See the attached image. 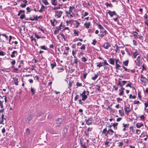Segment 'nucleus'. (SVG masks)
I'll return each mask as SVG.
<instances>
[{"label": "nucleus", "instance_id": "1", "mask_svg": "<svg viewBox=\"0 0 148 148\" xmlns=\"http://www.w3.org/2000/svg\"><path fill=\"white\" fill-rule=\"evenodd\" d=\"M89 92L88 91L84 90L82 94H80V96L82 97V100L85 101L87 98V96L89 95Z\"/></svg>", "mask_w": 148, "mask_h": 148}, {"label": "nucleus", "instance_id": "2", "mask_svg": "<svg viewBox=\"0 0 148 148\" xmlns=\"http://www.w3.org/2000/svg\"><path fill=\"white\" fill-rule=\"evenodd\" d=\"M135 62L136 63V64L138 65V66H141L143 61L141 60V58L140 56H138L137 58V60L135 61Z\"/></svg>", "mask_w": 148, "mask_h": 148}, {"label": "nucleus", "instance_id": "3", "mask_svg": "<svg viewBox=\"0 0 148 148\" xmlns=\"http://www.w3.org/2000/svg\"><path fill=\"white\" fill-rule=\"evenodd\" d=\"M132 108H130V106L128 105V106H125L124 107V110H125V113L127 115H128L129 113L130 112L132 109Z\"/></svg>", "mask_w": 148, "mask_h": 148}, {"label": "nucleus", "instance_id": "4", "mask_svg": "<svg viewBox=\"0 0 148 148\" xmlns=\"http://www.w3.org/2000/svg\"><path fill=\"white\" fill-rule=\"evenodd\" d=\"M140 81L144 84L148 83V79L145 78L142 75L140 76Z\"/></svg>", "mask_w": 148, "mask_h": 148}, {"label": "nucleus", "instance_id": "5", "mask_svg": "<svg viewBox=\"0 0 148 148\" xmlns=\"http://www.w3.org/2000/svg\"><path fill=\"white\" fill-rule=\"evenodd\" d=\"M63 13V12L61 11L56 10L55 11V17H57L58 18H60Z\"/></svg>", "mask_w": 148, "mask_h": 148}, {"label": "nucleus", "instance_id": "6", "mask_svg": "<svg viewBox=\"0 0 148 148\" xmlns=\"http://www.w3.org/2000/svg\"><path fill=\"white\" fill-rule=\"evenodd\" d=\"M62 122V119L61 118H58V119L56 123V126L57 127H59L61 125Z\"/></svg>", "mask_w": 148, "mask_h": 148}, {"label": "nucleus", "instance_id": "7", "mask_svg": "<svg viewBox=\"0 0 148 148\" xmlns=\"http://www.w3.org/2000/svg\"><path fill=\"white\" fill-rule=\"evenodd\" d=\"M33 117V116L32 115H29L27 117V122L28 124H29Z\"/></svg>", "mask_w": 148, "mask_h": 148}, {"label": "nucleus", "instance_id": "8", "mask_svg": "<svg viewBox=\"0 0 148 148\" xmlns=\"http://www.w3.org/2000/svg\"><path fill=\"white\" fill-rule=\"evenodd\" d=\"M110 45L108 42H106L102 46V47H103L106 49H108V48L110 46Z\"/></svg>", "mask_w": 148, "mask_h": 148}, {"label": "nucleus", "instance_id": "9", "mask_svg": "<svg viewBox=\"0 0 148 148\" xmlns=\"http://www.w3.org/2000/svg\"><path fill=\"white\" fill-rule=\"evenodd\" d=\"M92 121V118H89L88 119H85V121H86V124L88 125L91 124Z\"/></svg>", "mask_w": 148, "mask_h": 148}, {"label": "nucleus", "instance_id": "10", "mask_svg": "<svg viewBox=\"0 0 148 148\" xmlns=\"http://www.w3.org/2000/svg\"><path fill=\"white\" fill-rule=\"evenodd\" d=\"M13 79L14 80V83L16 85H18V78L17 77H14L13 78Z\"/></svg>", "mask_w": 148, "mask_h": 148}, {"label": "nucleus", "instance_id": "11", "mask_svg": "<svg viewBox=\"0 0 148 148\" xmlns=\"http://www.w3.org/2000/svg\"><path fill=\"white\" fill-rule=\"evenodd\" d=\"M143 126V123H138L136 124V127L138 128H140L141 127Z\"/></svg>", "mask_w": 148, "mask_h": 148}, {"label": "nucleus", "instance_id": "12", "mask_svg": "<svg viewBox=\"0 0 148 148\" xmlns=\"http://www.w3.org/2000/svg\"><path fill=\"white\" fill-rule=\"evenodd\" d=\"M115 59L114 58H110L109 60V63L111 64L114 65V64Z\"/></svg>", "mask_w": 148, "mask_h": 148}, {"label": "nucleus", "instance_id": "13", "mask_svg": "<svg viewBox=\"0 0 148 148\" xmlns=\"http://www.w3.org/2000/svg\"><path fill=\"white\" fill-rule=\"evenodd\" d=\"M108 13L111 17H112L114 15L116 14V13L115 11L112 12L110 10L108 12Z\"/></svg>", "mask_w": 148, "mask_h": 148}, {"label": "nucleus", "instance_id": "14", "mask_svg": "<svg viewBox=\"0 0 148 148\" xmlns=\"http://www.w3.org/2000/svg\"><path fill=\"white\" fill-rule=\"evenodd\" d=\"M133 58H136V56L139 54V52L137 51H136L134 52H133Z\"/></svg>", "mask_w": 148, "mask_h": 148}, {"label": "nucleus", "instance_id": "15", "mask_svg": "<svg viewBox=\"0 0 148 148\" xmlns=\"http://www.w3.org/2000/svg\"><path fill=\"white\" fill-rule=\"evenodd\" d=\"M74 21L75 22V23L74 24L75 26V27L76 28H78L79 25V23L76 20H75Z\"/></svg>", "mask_w": 148, "mask_h": 148}, {"label": "nucleus", "instance_id": "16", "mask_svg": "<svg viewBox=\"0 0 148 148\" xmlns=\"http://www.w3.org/2000/svg\"><path fill=\"white\" fill-rule=\"evenodd\" d=\"M114 47L116 48L115 49V51L116 53H117L118 51H119V47L117 44H115L114 46Z\"/></svg>", "mask_w": 148, "mask_h": 148}, {"label": "nucleus", "instance_id": "17", "mask_svg": "<svg viewBox=\"0 0 148 148\" xmlns=\"http://www.w3.org/2000/svg\"><path fill=\"white\" fill-rule=\"evenodd\" d=\"M51 3L52 5L56 6L57 4V1L56 0H51Z\"/></svg>", "mask_w": 148, "mask_h": 148}, {"label": "nucleus", "instance_id": "18", "mask_svg": "<svg viewBox=\"0 0 148 148\" xmlns=\"http://www.w3.org/2000/svg\"><path fill=\"white\" fill-rule=\"evenodd\" d=\"M45 9V7L43 5H42L40 9L38 10V12H42L44 11Z\"/></svg>", "mask_w": 148, "mask_h": 148}, {"label": "nucleus", "instance_id": "19", "mask_svg": "<svg viewBox=\"0 0 148 148\" xmlns=\"http://www.w3.org/2000/svg\"><path fill=\"white\" fill-rule=\"evenodd\" d=\"M75 8V7L74 6H70L69 7V13H72L73 12L72 10H73Z\"/></svg>", "mask_w": 148, "mask_h": 148}, {"label": "nucleus", "instance_id": "20", "mask_svg": "<svg viewBox=\"0 0 148 148\" xmlns=\"http://www.w3.org/2000/svg\"><path fill=\"white\" fill-rule=\"evenodd\" d=\"M84 25L86 28H88L89 27L90 25V22H86L84 24Z\"/></svg>", "mask_w": 148, "mask_h": 148}, {"label": "nucleus", "instance_id": "21", "mask_svg": "<svg viewBox=\"0 0 148 148\" xmlns=\"http://www.w3.org/2000/svg\"><path fill=\"white\" fill-rule=\"evenodd\" d=\"M102 134H104L106 136H107L108 134V131H107L106 129H103Z\"/></svg>", "mask_w": 148, "mask_h": 148}, {"label": "nucleus", "instance_id": "22", "mask_svg": "<svg viewBox=\"0 0 148 148\" xmlns=\"http://www.w3.org/2000/svg\"><path fill=\"white\" fill-rule=\"evenodd\" d=\"M56 66V62H53V63H51V68L53 69L54 67H55Z\"/></svg>", "mask_w": 148, "mask_h": 148}, {"label": "nucleus", "instance_id": "23", "mask_svg": "<svg viewBox=\"0 0 148 148\" xmlns=\"http://www.w3.org/2000/svg\"><path fill=\"white\" fill-rule=\"evenodd\" d=\"M25 10H20L18 12V14H17V15L18 16H19L21 14H24L25 13Z\"/></svg>", "mask_w": 148, "mask_h": 148}, {"label": "nucleus", "instance_id": "24", "mask_svg": "<svg viewBox=\"0 0 148 148\" xmlns=\"http://www.w3.org/2000/svg\"><path fill=\"white\" fill-rule=\"evenodd\" d=\"M17 53L16 51H13L12 53V54L11 55V57L12 58H13V57H14L15 56H14V54L15 53Z\"/></svg>", "mask_w": 148, "mask_h": 148}, {"label": "nucleus", "instance_id": "25", "mask_svg": "<svg viewBox=\"0 0 148 148\" xmlns=\"http://www.w3.org/2000/svg\"><path fill=\"white\" fill-rule=\"evenodd\" d=\"M107 33V32L104 29V28L102 27V37L104 35V34H104V35H106Z\"/></svg>", "mask_w": 148, "mask_h": 148}, {"label": "nucleus", "instance_id": "26", "mask_svg": "<svg viewBox=\"0 0 148 148\" xmlns=\"http://www.w3.org/2000/svg\"><path fill=\"white\" fill-rule=\"evenodd\" d=\"M115 65L116 66V69L117 70H119V68L121 67V66L119 64L116 63Z\"/></svg>", "mask_w": 148, "mask_h": 148}, {"label": "nucleus", "instance_id": "27", "mask_svg": "<svg viewBox=\"0 0 148 148\" xmlns=\"http://www.w3.org/2000/svg\"><path fill=\"white\" fill-rule=\"evenodd\" d=\"M42 2L45 5H48L49 4L47 0H43L42 1Z\"/></svg>", "mask_w": 148, "mask_h": 148}, {"label": "nucleus", "instance_id": "28", "mask_svg": "<svg viewBox=\"0 0 148 148\" xmlns=\"http://www.w3.org/2000/svg\"><path fill=\"white\" fill-rule=\"evenodd\" d=\"M114 132L112 129H110L108 130V134L112 135Z\"/></svg>", "mask_w": 148, "mask_h": 148}, {"label": "nucleus", "instance_id": "29", "mask_svg": "<svg viewBox=\"0 0 148 148\" xmlns=\"http://www.w3.org/2000/svg\"><path fill=\"white\" fill-rule=\"evenodd\" d=\"M98 77L97 74L95 75L94 77H93L91 78V79L93 80H96Z\"/></svg>", "mask_w": 148, "mask_h": 148}, {"label": "nucleus", "instance_id": "30", "mask_svg": "<svg viewBox=\"0 0 148 148\" xmlns=\"http://www.w3.org/2000/svg\"><path fill=\"white\" fill-rule=\"evenodd\" d=\"M31 92L32 94V95H34L35 92L34 89L32 87L31 88Z\"/></svg>", "mask_w": 148, "mask_h": 148}, {"label": "nucleus", "instance_id": "31", "mask_svg": "<svg viewBox=\"0 0 148 148\" xmlns=\"http://www.w3.org/2000/svg\"><path fill=\"white\" fill-rule=\"evenodd\" d=\"M77 51L75 50H74L72 51V54L74 56V58H75V55L76 54Z\"/></svg>", "mask_w": 148, "mask_h": 148}, {"label": "nucleus", "instance_id": "32", "mask_svg": "<svg viewBox=\"0 0 148 148\" xmlns=\"http://www.w3.org/2000/svg\"><path fill=\"white\" fill-rule=\"evenodd\" d=\"M26 10L27 12V13L29 12H30L33 9L30 8L29 7H28L27 8Z\"/></svg>", "mask_w": 148, "mask_h": 148}, {"label": "nucleus", "instance_id": "33", "mask_svg": "<svg viewBox=\"0 0 148 148\" xmlns=\"http://www.w3.org/2000/svg\"><path fill=\"white\" fill-rule=\"evenodd\" d=\"M40 48L41 49H43L45 50H46L47 49V47L44 45L40 46Z\"/></svg>", "mask_w": 148, "mask_h": 148}, {"label": "nucleus", "instance_id": "34", "mask_svg": "<svg viewBox=\"0 0 148 148\" xmlns=\"http://www.w3.org/2000/svg\"><path fill=\"white\" fill-rule=\"evenodd\" d=\"M3 100L1 101L0 100V106L1 108H3Z\"/></svg>", "mask_w": 148, "mask_h": 148}, {"label": "nucleus", "instance_id": "35", "mask_svg": "<svg viewBox=\"0 0 148 148\" xmlns=\"http://www.w3.org/2000/svg\"><path fill=\"white\" fill-rule=\"evenodd\" d=\"M110 143L109 140H107L105 142V145L106 146H109L108 145Z\"/></svg>", "mask_w": 148, "mask_h": 148}, {"label": "nucleus", "instance_id": "36", "mask_svg": "<svg viewBox=\"0 0 148 148\" xmlns=\"http://www.w3.org/2000/svg\"><path fill=\"white\" fill-rule=\"evenodd\" d=\"M123 63L125 66H127L128 63V60H127L124 61L123 62Z\"/></svg>", "mask_w": 148, "mask_h": 148}, {"label": "nucleus", "instance_id": "37", "mask_svg": "<svg viewBox=\"0 0 148 148\" xmlns=\"http://www.w3.org/2000/svg\"><path fill=\"white\" fill-rule=\"evenodd\" d=\"M79 32L78 31H76V30H74V34L76 35V36H78Z\"/></svg>", "mask_w": 148, "mask_h": 148}, {"label": "nucleus", "instance_id": "38", "mask_svg": "<svg viewBox=\"0 0 148 148\" xmlns=\"http://www.w3.org/2000/svg\"><path fill=\"white\" fill-rule=\"evenodd\" d=\"M132 98L133 99H135L136 98V96L134 95L132 96V95L131 94L130 95L129 98L130 99H131Z\"/></svg>", "mask_w": 148, "mask_h": 148}, {"label": "nucleus", "instance_id": "39", "mask_svg": "<svg viewBox=\"0 0 148 148\" xmlns=\"http://www.w3.org/2000/svg\"><path fill=\"white\" fill-rule=\"evenodd\" d=\"M145 109L148 107V99H147V101L145 103Z\"/></svg>", "mask_w": 148, "mask_h": 148}, {"label": "nucleus", "instance_id": "40", "mask_svg": "<svg viewBox=\"0 0 148 148\" xmlns=\"http://www.w3.org/2000/svg\"><path fill=\"white\" fill-rule=\"evenodd\" d=\"M25 15L24 14H22L21 15L20 17V18L21 19H23L25 18Z\"/></svg>", "mask_w": 148, "mask_h": 148}, {"label": "nucleus", "instance_id": "41", "mask_svg": "<svg viewBox=\"0 0 148 148\" xmlns=\"http://www.w3.org/2000/svg\"><path fill=\"white\" fill-rule=\"evenodd\" d=\"M118 144H119L118 145V146L119 147H122L123 145V143L122 142H119L118 143Z\"/></svg>", "mask_w": 148, "mask_h": 148}, {"label": "nucleus", "instance_id": "42", "mask_svg": "<svg viewBox=\"0 0 148 148\" xmlns=\"http://www.w3.org/2000/svg\"><path fill=\"white\" fill-rule=\"evenodd\" d=\"M120 115L122 116L123 115V112L121 110H119V111Z\"/></svg>", "mask_w": 148, "mask_h": 148}, {"label": "nucleus", "instance_id": "43", "mask_svg": "<svg viewBox=\"0 0 148 148\" xmlns=\"http://www.w3.org/2000/svg\"><path fill=\"white\" fill-rule=\"evenodd\" d=\"M26 133L27 134H30V131L28 128H27L26 130Z\"/></svg>", "mask_w": 148, "mask_h": 148}, {"label": "nucleus", "instance_id": "44", "mask_svg": "<svg viewBox=\"0 0 148 148\" xmlns=\"http://www.w3.org/2000/svg\"><path fill=\"white\" fill-rule=\"evenodd\" d=\"M85 47L84 45H83L82 46L80 47V49L82 50H85Z\"/></svg>", "mask_w": 148, "mask_h": 148}, {"label": "nucleus", "instance_id": "45", "mask_svg": "<svg viewBox=\"0 0 148 148\" xmlns=\"http://www.w3.org/2000/svg\"><path fill=\"white\" fill-rule=\"evenodd\" d=\"M2 36L5 37L7 40L8 39V37L5 34H2Z\"/></svg>", "mask_w": 148, "mask_h": 148}, {"label": "nucleus", "instance_id": "46", "mask_svg": "<svg viewBox=\"0 0 148 148\" xmlns=\"http://www.w3.org/2000/svg\"><path fill=\"white\" fill-rule=\"evenodd\" d=\"M76 85L77 86H82V85L81 83L77 82L76 83Z\"/></svg>", "mask_w": 148, "mask_h": 148}, {"label": "nucleus", "instance_id": "47", "mask_svg": "<svg viewBox=\"0 0 148 148\" xmlns=\"http://www.w3.org/2000/svg\"><path fill=\"white\" fill-rule=\"evenodd\" d=\"M87 75V73L85 72L83 74V78L84 79H86V76Z\"/></svg>", "mask_w": 148, "mask_h": 148}, {"label": "nucleus", "instance_id": "48", "mask_svg": "<svg viewBox=\"0 0 148 148\" xmlns=\"http://www.w3.org/2000/svg\"><path fill=\"white\" fill-rule=\"evenodd\" d=\"M140 103L138 101L135 100L134 101V104H138Z\"/></svg>", "mask_w": 148, "mask_h": 148}, {"label": "nucleus", "instance_id": "49", "mask_svg": "<svg viewBox=\"0 0 148 148\" xmlns=\"http://www.w3.org/2000/svg\"><path fill=\"white\" fill-rule=\"evenodd\" d=\"M136 132L137 134H139L140 133V130L137 129L136 130Z\"/></svg>", "mask_w": 148, "mask_h": 148}, {"label": "nucleus", "instance_id": "50", "mask_svg": "<svg viewBox=\"0 0 148 148\" xmlns=\"http://www.w3.org/2000/svg\"><path fill=\"white\" fill-rule=\"evenodd\" d=\"M132 84V83H130L128 84L126 86V87H130V88H131L132 87L131 86V85Z\"/></svg>", "mask_w": 148, "mask_h": 148}, {"label": "nucleus", "instance_id": "51", "mask_svg": "<svg viewBox=\"0 0 148 148\" xmlns=\"http://www.w3.org/2000/svg\"><path fill=\"white\" fill-rule=\"evenodd\" d=\"M97 66L99 67H100L102 66V63L101 62L99 63H97Z\"/></svg>", "mask_w": 148, "mask_h": 148}, {"label": "nucleus", "instance_id": "52", "mask_svg": "<svg viewBox=\"0 0 148 148\" xmlns=\"http://www.w3.org/2000/svg\"><path fill=\"white\" fill-rule=\"evenodd\" d=\"M82 61L84 62H85L87 60L86 59V58L85 57H83L82 58Z\"/></svg>", "mask_w": 148, "mask_h": 148}, {"label": "nucleus", "instance_id": "53", "mask_svg": "<svg viewBox=\"0 0 148 148\" xmlns=\"http://www.w3.org/2000/svg\"><path fill=\"white\" fill-rule=\"evenodd\" d=\"M22 7V8H25L26 6V4L25 3V4H21L20 5Z\"/></svg>", "mask_w": 148, "mask_h": 148}, {"label": "nucleus", "instance_id": "54", "mask_svg": "<svg viewBox=\"0 0 148 148\" xmlns=\"http://www.w3.org/2000/svg\"><path fill=\"white\" fill-rule=\"evenodd\" d=\"M11 64L12 65H14L16 63L15 61L14 60H12V61L11 62Z\"/></svg>", "mask_w": 148, "mask_h": 148}, {"label": "nucleus", "instance_id": "55", "mask_svg": "<svg viewBox=\"0 0 148 148\" xmlns=\"http://www.w3.org/2000/svg\"><path fill=\"white\" fill-rule=\"evenodd\" d=\"M60 9V6L58 7H54L53 8V9L54 10H58Z\"/></svg>", "mask_w": 148, "mask_h": 148}, {"label": "nucleus", "instance_id": "56", "mask_svg": "<svg viewBox=\"0 0 148 148\" xmlns=\"http://www.w3.org/2000/svg\"><path fill=\"white\" fill-rule=\"evenodd\" d=\"M50 22H51V25L53 26L54 27L55 25V24H54V22H53V21H52V20H50Z\"/></svg>", "mask_w": 148, "mask_h": 148}, {"label": "nucleus", "instance_id": "57", "mask_svg": "<svg viewBox=\"0 0 148 148\" xmlns=\"http://www.w3.org/2000/svg\"><path fill=\"white\" fill-rule=\"evenodd\" d=\"M78 61H77V58H76L74 60V63H75L76 65H77V64Z\"/></svg>", "mask_w": 148, "mask_h": 148}, {"label": "nucleus", "instance_id": "58", "mask_svg": "<svg viewBox=\"0 0 148 148\" xmlns=\"http://www.w3.org/2000/svg\"><path fill=\"white\" fill-rule=\"evenodd\" d=\"M66 11L65 12V13L66 14V16L67 17H69V14H70V13H69V11H66Z\"/></svg>", "mask_w": 148, "mask_h": 148}, {"label": "nucleus", "instance_id": "59", "mask_svg": "<svg viewBox=\"0 0 148 148\" xmlns=\"http://www.w3.org/2000/svg\"><path fill=\"white\" fill-rule=\"evenodd\" d=\"M79 96L78 95H77L74 98V100L76 101L79 98Z\"/></svg>", "mask_w": 148, "mask_h": 148}, {"label": "nucleus", "instance_id": "60", "mask_svg": "<svg viewBox=\"0 0 148 148\" xmlns=\"http://www.w3.org/2000/svg\"><path fill=\"white\" fill-rule=\"evenodd\" d=\"M140 119H142V120L143 121H144L145 120V118L144 117V116L143 115H141L140 116Z\"/></svg>", "mask_w": 148, "mask_h": 148}, {"label": "nucleus", "instance_id": "61", "mask_svg": "<svg viewBox=\"0 0 148 148\" xmlns=\"http://www.w3.org/2000/svg\"><path fill=\"white\" fill-rule=\"evenodd\" d=\"M120 86L121 87H122V84L121 83V82L120 81H119V83L117 84V86Z\"/></svg>", "mask_w": 148, "mask_h": 148}, {"label": "nucleus", "instance_id": "62", "mask_svg": "<svg viewBox=\"0 0 148 148\" xmlns=\"http://www.w3.org/2000/svg\"><path fill=\"white\" fill-rule=\"evenodd\" d=\"M34 35H35V37L37 39H39V38H41L40 37L38 36L35 33Z\"/></svg>", "mask_w": 148, "mask_h": 148}, {"label": "nucleus", "instance_id": "63", "mask_svg": "<svg viewBox=\"0 0 148 148\" xmlns=\"http://www.w3.org/2000/svg\"><path fill=\"white\" fill-rule=\"evenodd\" d=\"M49 131L52 134H54L55 133V132L54 130H50Z\"/></svg>", "mask_w": 148, "mask_h": 148}, {"label": "nucleus", "instance_id": "64", "mask_svg": "<svg viewBox=\"0 0 148 148\" xmlns=\"http://www.w3.org/2000/svg\"><path fill=\"white\" fill-rule=\"evenodd\" d=\"M134 33L133 34L134 36V37H136L137 36V34H138V33L136 32H134Z\"/></svg>", "mask_w": 148, "mask_h": 148}]
</instances>
